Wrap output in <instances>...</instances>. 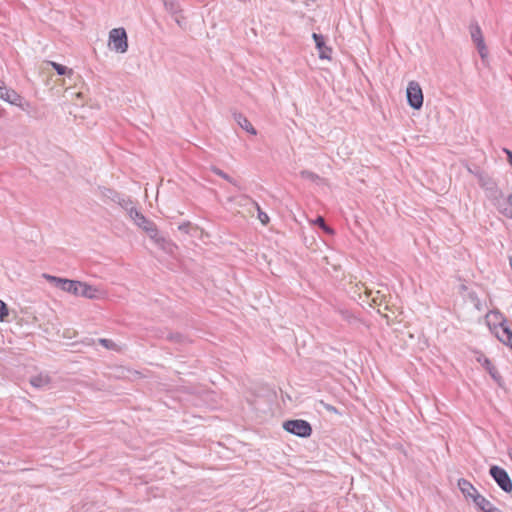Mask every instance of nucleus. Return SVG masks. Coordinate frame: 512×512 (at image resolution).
Returning a JSON list of instances; mask_svg holds the SVG:
<instances>
[{
    "mask_svg": "<svg viewBox=\"0 0 512 512\" xmlns=\"http://www.w3.org/2000/svg\"><path fill=\"white\" fill-rule=\"evenodd\" d=\"M407 102L413 109H420L423 105V92L416 81L409 82L406 90Z\"/></svg>",
    "mask_w": 512,
    "mask_h": 512,
    "instance_id": "7",
    "label": "nucleus"
},
{
    "mask_svg": "<svg viewBox=\"0 0 512 512\" xmlns=\"http://www.w3.org/2000/svg\"><path fill=\"white\" fill-rule=\"evenodd\" d=\"M478 183L484 189L486 197L506 217H512V209L508 207L502 191L498 188L496 182L486 173L477 174Z\"/></svg>",
    "mask_w": 512,
    "mask_h": 512,
    "instance_id": "1",
    "label": "nucleus"
},
{
    "mask_svg": "<svg viewBox=\"0 0 512 512\" xmlns=\"http://www.w3.org/2000/svg\"><path fill=\"white\" fill-rule=\"evenodd\" d=\"M474 504L480 512H503L482 495H476Z\"/></svg>",
    "mask_w": 512,
    "mask_h": 512,
    "instance_id": "12",
    "label": "nucleus"
},
{
    "mask_svg": "<svg viewBox=\"0 0 512 512\" xmlns=\"http://www.w3.org/2000/svg\"><path fill=\"white\" fill-rule=\"evenodd\" d=\"M50 64L56 70L58 75H66L67 73H72V70L68 69L64 65H61L56 62H50Z\"/></svg>",
    "mask_w": 512,
    "mask_h": 512,
    "instance_id": "24",
    "label": "nucleus"
},
{
    "mask_svg": "<svg viewBox=\"0 0 512 512\" xmlns=\"http://www.w3.org/2000/svg\"><path fill=\"white\" fill-rule=\"evenodd\" d=\"M211 171L220 176L221 178L225 179L226 181H228L229 183L233 184L234 186H237V182L232 178L230 177L227 173H225L224 171H222L221 169H219L218 167L216 166H212L211 167Z\"/></svg>",
    "mask_w": 512,
    "mask_h": 512,
    "instance_id": "20",
    "label": "nucleus"
},
{
    "mask_svg": "<svg viewBox=\"0 0 512 512\" xmlns=\"http://www.w3.org/2000/svg\"><path fill=\"white\" fill-rule=\"evenodd\" d=\"M234 120L237 122V124L246 132L250 133L251 135H256L257 131L253 127V125L250 123V121L241 113H234L233 114Z\"/></svg>",
    "mask_w": 512,
    "mask_h": 512,
    "instance_id": "14",
    "label": "nucleus"
},
{
    "mask_svg": "<svg viewBox=\"0 0 512 512\" xmlns=\"http://www.w3.org/2000/svg\"><path fill=\"white\" fill-rule=\"evenodd\" d=\"M506 202L508 207L512 209V194L509 195V197L506 199Z\"/></svg>",
    "mask_w": 512,
    "mask_h": 512,
    "instance_id": "32",
    "label": "nucleus"
},
{
    "mask_svg": "<svg viewBox=\"0 0 512 512\" xmlns=\"http://www.w3.org/2000/svg\"><path fill=\"white\" fill-rule=\"evenodd\" d=\"M246 199L250 200L252 202V204L255 206V208L257 209V212H258V219L261 221L262 224L266 225L268 222H269V217L268 215L263 212L259 206V204L253 200H251L250 198L246 197Z\"/></svg>",
    "mask_w": 512,
    "mask_h": 512,
    "instance_id": "22",
    "label": "nucleus"
},
{
    "mask_svg": "<svg viewBox=\"0 0 512 512\" xmlns=\"http://www.w3.org/2000/svg\"><path fill=\"white\" fill-rule=\"evenodd\" d=\"M101 194L103 197L110 199L113 202L120 200V194L112 189L103 188L101 190Z\"/></svg>",
    "mask_w": 512,
    "mask_h": 512,
    "instance_id": "21",
    "label": "nucleus"
},
{
    "mask_svg": "<svg viewBox=\"0 0 512 512\" xmlns=\"http://www.w3.org/2000/svg\"><path fill=\"white\" fill-rule=\"evenodd\" d=\"M8 316V307L6 303L0 300V321H4V319Z\"/></svg>",
    "mask_w": 512,
    "mask_h": 512,
    "instance_id": "28",
    "label": "nucleus"
},
{
    "mask_svg": "<svg viewBox=\"0 0 512 512\" xmlns=\"http://www.w3.org/2000/svg\"><path fill=\"white\" fill-rule=\"evenodd\" d=\"M118 203L123 209H125L130 216V210L131 209H137L135 206H133V203L130 198L123 197L120 195V200L115 201Z\"/></svg>",
    "mask_w": 512,
    "mask_h": 512,
    "instance_id": "19",
    "label": "nucleus"
},
{
    "mask_svg": "<svg viewBox=\"0 0 512 512\" xmlns=\"http://www.w3.org/2000/svg\"><path fill=\"white\" fill-rule=\"evenodd\" d=\"M0 99L18 107L22 106V97L15 90L8 88L2 80H0Z\"/></svg>",
    "mask_w": 512,
    "mask_h": 512,
    "instance_id": "8",
    "label": "nucleus"
},
{
    "mask_svg": "<svg viewBox=\"0 0 512 512\" xmlns=\"http://www.w3.org/2000/svg\"><path fill=\"white\" fill-rule=\"evenodd\" d=\"M470 34L475 45L484 42L481 28L477 23H472L470 25Z\"/></svg>",
    "mask_w": 512,
    "mask_h": 512,
    "instance_id": "17",
    "label": "nucleus"
},
{
    "mask_svg": "<svg viewBox=\"0 0 512 512\" xmlns=\"http://www.w3.org/2000/svg\"><path fill=\"white\" fill-rule=\"evenodd\" d=\"M163 2H165V0H163Z\"/></svg>",
    "mask_w": 512,
    "mask_h": 512,
    "instance_id": "34",
    "label": "nucleus"
},
{
    "mask_svg": "<svg viewBox=\"0 0 512 512\" xmlns=\"http://www.w3.org/2000/svg\"><path fill=\"white\" fill-rule=\"evenodd\" d=\"M283 428L287 432L302 438L309 437L312 433L310 423L302 419L287 420L283 423Z\"/></svg>",
    "mask_w": 512,
    "mask_h": 512,
    "instance_id": "5",
    "label": "nucleus"
},
{
    "mask_svg": "<svg viewBox=\"0 0 512 512\" xmlns=\"http://www.w3.org/2000/svg\"><path fill=\"white\" fill-rule=\"evenodd\" d=\"M51 378L46 373H40L30 378V384L37 389H45L49 387Z\"/></svg>",
    "mask_w": 512,
    "mask_h": 512,
    "instance_id": "13",
    "label": "nucleus"
},
{
    "mask_svg": "<svg viewBox=\"0 0 512 512\" xmlns=\"http://www.w3.org/2000/svg\"><path fill=\"white\" fill-rule=\"evenodd\" d=\"M458 487L466 499H471L474 502L476 495H480L477 489L466 479L461 478L458 480Z\"/></svg>",
    "mask_w": 512,
    "mask_h": 512,
    "instance_id": "11",
    "label": "nucleus"
},
{
    "mask_svg": "<svg viewBox=\"0 0 512 512\" xmlns=\"http://www.w3.org/2000/svg\"><path fill=\"white\" fill-rule=\"evenodd\" d=\"M312 38H313V40L315 42V46L318 50L319 57L321 59H330V54H331L332 50H331V48L326 46L325 39H324L323 35L313 33Z\"/></svg>",
    "mask_w": 512,
    "mask_h": 512,
    "instance_id": "10",
    "label": "nucleus"
},
{
    "mask_svg": "<svg viewBox=\"0 0 512 512\" xmlns=\"http://www.w3.org/2000/svg\"><path fill=\"white\" fill-rule=\"evenodd\" d=\"M134 223L141 228L143 231L147 233L149 238L158 245L161 249L166 252L172 253L173 248L175 247L173 243H171L164 236L160 235L156 224L147 219L138 209H131L129 216Z\"/></svg>",
    "mask_w": 512,
    "mask_h": 512,
    "instance_id": "2",
    "label": "nucleus"
},
{
    "mask_svg": "<svg viewBox=\"0 0 512 512\" xmlns=\"http://www.w3.org/2000/svg\"><path fill=\"white\" fill-rule=\"evenodd\" d=\"M489 474L505 493L512 492V480L505 469L498 465H492Z\"/></svg>",
    "mask_w": 512,
    "mask_h": 512,
    "instance_id": "6",
    "label": "nucleus"
},
{
    "mask_svg": "<svg viewBox=\"0 0 512 512\" xmlns=\"http://www.w3.org/2000/svg\"><path fill=\"white\" fill-rule=\"evenodd\" d=\"M314 223L317 226H319L325 233H327V234H333L334 233L333 229L326 224V222H325L323 217L318 216Z\"/></svg>",
    "mask_w": 512,
    "mask_h": 512,
    "instance_id": "23",
    "label": "nucleus"
},
{
    "mask_svg": "<svg viewBox=\"0 0 512 512\" xmlns=\"http://www.w3.org/2000/svg\"><path fill=\"white\" fill-rule=\"evenodd\" d=\"M98 342H99V344H101L103 347H105L107 349H110V350L117 349V344L110 339L100 338V339H98Z\"/></svg>",
    "mask_w": 512,
    "mask_h": 512,
    "instance_id": "25",
    "label": "nucleus"
},
{
    "mask_svg": "<svg viewBox=\"0 0 512 512\" xmlns=\"http://www.w3.org/2000/svg\"><path fill=\"white\" fill-rule=\"evenodd\" d=\"M164 6L166 7L167 10H169L170 12H175V7H174V3L171 2L170 0H165L164 2Z\"/></svg>",
    "mask_w": 512,
    "mask_h": 512,
    "instance_id": "30",
    "label": "nucleus"
},
{
    "mask_svg": "<svg viewBox=\"0 0 512 512\" xmlns=\"http://www.w3.org/2000/svg\"><path fill=\"white\" fill-rule=\"evenodd\" d=\"M192 224L190 222H184L178 226L179 231L189 234Z\"/></svg>",
    "mask_w": 512,
    "mask_h": 512,
    "instance_id": "29",
    "label": "nucleus"
},
{
    "mask_svg": "<svg viewBox=\"0 0 512 512\" xmlns=\"http://www.w3.org/2000/svg\"><path fill=\"white\" fill-rule=\"evenodd\" d=\"M97 293V288L82 282L81 289L79 290V296H83L88 299H94L97 297Z\"/></svg>",
    "mask_w": 512,
    "mask_h": 512,
    "instance_id": "15",
    "label": "nucleus"
},
{
    "mask_svg": "<svg viewBox=\"0 0 512 512\" xmlns=\"http://www.w3.org/2000/svg\"><path fill=\"white\" fill-rule=\"evenodd\" d=\"M508 456H509L510 460L512 461V450H509Z\"/></svg>",
    "mask_w": 512,
    "mask_h": 512,
    "instance_id": "33",
    "label": "nucleus"
},
{
    "mask_svg": "<svg viewBox=\"0 0 512 512\" xmlns=\"http://www.w3.org/2000/svg\"><path fill=\"white\" fill-rule=\"evenodd\" d=\"M504 152L507 155L508 163L512 166V151H510L508 149H504Z\"/></svg>",
    "mask_w": 512,
    "mask_h": 512,
    "instance_id": "31",
    "label": "nucleus"
},
{
    "mask_svg": "<svg viewBox=\"0 0 512 512\" xmlns=\"http://www.w3.org/2000/svg\"><path fill=\"white\" fill-rule=\"evenodd\" d=\"M43 277L45 279H47L55 287L65 291V292L79 296V290L81 289V286H82L81 281L59 278V277L52 276L49 274H43Z\"/></svg>",
    "mask_w": 512,
    "mask_h": 512,
    "instance_id": "3",
    "label": "nucleus"
},
{
    "mask_svg": "<svg viewBox=\"0 0 512 512\" xmlns=\"http://www.w3.org/2000/svg\"><path fill=\"white\" fill-rule=\"evenodd\" d=\"M300 175L302 178L308 179L310 181H316L319 179V176L317 174H315L314 172L309 171V170H302L300 172Z\"/></svg>",
    "mask_w": 512,
    "mask_h": 512,
    "instance_id": "26",
    "label": "nucleus"
},
{
    "mask_svg": "<svg viewBox=\"0 0 512 512\" xmlns=\"http://www.w3.org/2000/svg\"><path fill=\"white\" fill-rule=\"evenodd\" d=\"M483 366L487 370V372L490 374V376L495 380L499 385L501 384L502 377L500 376L498 370L496 367L492 364V362L489 359H485Z\"/></svg>",
    "mask_w": 512,
    "mask_h": 512,
    "instance_id": "16",
    "label": "nucleus"
},
{
    "mask_svg": "<svg viewBox=\"0 0 512 512\" xmlns=\"http://www.w3.org/2000/svg\"><path fill=\"white\" fill-rule=\"evenodd\" d=\"M109 46L118 53L127 51L128 38L124 28H114L109 32Z\"/></svg>",
    "mask_w": 512,
    "mask_h": 512,
    "instance_id": "4",
    "label": "nucleus"
},
{
    "mask_svg": "<svg viewBox=\"0 0 512 512\" xmlns=\"http://www.w3.org/2000/svg\"><path fill=\"white\" fill-rule=\"evenodd\" d=\"M166 339L172 343L184 345L188 342L187 338L180 333L169 332L166 335Z\"/></svg>",
    "mask_w": 512,
    "mask_h": 512,
    "instance_id": "18",
    "label": "nucleus"
},
{
    "mask_svg": "<svg viewBox=\"0 0 512 512\" xmlns=\"http://www.w3.org/2000/svg\"><path fill=\"white\" fill-rule=\"evenodd\" d=\"M476 47H477V50H478V53H479L480 57L482 59H485L487 57V55H488V50H487V47L485 45V42L476 44Z\"/></svg>",
    "mask_w": 512,
    "mask_h": 512,
    "instance_id": "27",
    "label": "nucleus"
},
{
    "mask_svg": "<svg viewBox=\"0 0 512 512\" xmlns=\"http://www.w3.org/2000/svg\"><path fill=\"white\" fill-rule=\"evenodd\" d=\"M496 337L506 346L512 349V330L507 321H503L496 327Z\"/></svg>",
    "mask_w": 512,
    "mask_h": 512,
    "instance_id": "9",
    "label": "nucleus"
}]
</instances>
